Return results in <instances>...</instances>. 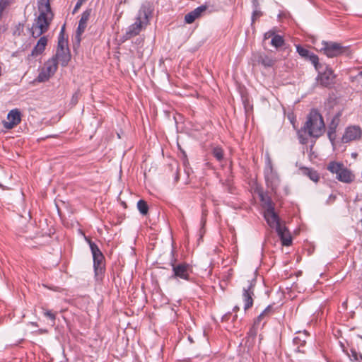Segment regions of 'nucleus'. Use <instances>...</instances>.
Listing matches in <instances>:
<instances>
[{
  "label": "nucleus",
  "instance_id": "c756f323",
  "mask_svg": "<svg viewBox=\"0 0 362 362\" xmlns=\"http://www.w3.org/2000/svg\"><path fill=\"white\" fill-rule=\"evenodd\" d=\"M43 315L45 317L49 318L52 321V326L55 324L57 313H53L52 310L42 308Z\"/></svg>",
  "mask_w": 362,
  "mask_h": 362
},
{
  "label": "nucleus",
  "instance_id": "473e14b6",
  "mask_svg": "<svg viewBox=\"0 0 362 362\" xmlns=\"http://www.w3.org/2000/svg\"><path fill=\"white\" fill-rule=\"evenodd\" d=\"M351 360L354 362H362V355L358 354L355 350H351Z\"/></svg>",
  "mask_w": 362,
  "mask_h": 362
},
{
  "label": "nucleus",
  "instance_id": "4468645a",
  "mask_svg": "<svg viewBox=\"0 0 362 362\" xmlns=\"http://www.w3.org/2000/svg\"><path fill=\"white\" fill-rule=\"evenodd\" d=\"M154 10L153 4L150 1H145L142 4L136 18L143 21L144 25H147L149 22V18L152 16L153 11Z\"/></svg>",
  "mask_w": 362,
  "mask_h": 362
},
{
  "label": "nucleus",
  "instance_id": "aec40b11",
  "mask_svg": "<svg viewBox=\"0 0 362 362\" xmlns=\"http://www.w3.org/2000/svg\"><path fill=\"white\" fill-rule=\"evenodd\" d=\"M264 218L269 226H281L279 222V216L274 211V206L271 209H264Z\"/></svg>",
  "mask_w": 362,
  "mask_h": 362
},
{
  "label": "nucleus",
  "instance_id": "6ab92c4d",
  "mask_svg": "<svg viewBox=\"0 0 362 362\" xmlns=\"http://www.w3.org/2000/svg\"><path fill=\"white\" fill-rule=\"evenodd\" d=\"M276 233L284 246H290L292 244L293 237L288 228H275Z\"/></svg>",
  "mask_w": 362,
  "mask_h": 362
},
{
  "label": "nucleus",
  "instance_id": "4c0bfd02",
  "mask_svg": "<svg viewBox=\"0 0 362 362\" xmlns=\"http://www.w3.org/2000/svg\"><path fill=\"white\" fill-rule=\"evenodd\" d=\"M83 1H81V0H77V2L74 6V11L73 12H76L81 6V5L83 4Z\"/></svg>",
  "mask_w": 362,
  "mask_h": 362
},
{
  "label": "nucleus",
  "instance_id": "dca6fc26",
  "mask_svg": "<svg viewBox=\"0 0 362 362\" xmlns=\"http://www.w3.org/2000/svg\"><path fill=\"white\" fill-rule=\"evenodd\" d=\"M144 25H145L143 21H140L136 18L135 23L128 27L125 34L123 36L124 40H127L131 37L139 35Z\"/></svg>",
  "mask_w": 362,
  "mask_h": 362
},
{
  "label": "nucleus",
  "instance_id": "e433bc0d",
  "mask_svg": "<svg viewBox=\"0 0 362 362\" xmlns=\"http://www.w3.org/2000/svg\"><path fill=\"white\" fill-rule=\"evenodd\" d=\"M274 35H276L275 32L274 30H269L268 32L265 33L264 35V40L272 38Z\"/></svg>",
  "mask_w": 362,
  "mask_h": 362
},
{
  "label": "nucleus",
  "instance_id": "ea45409f",
  "mask_svg": "<svg viewBox=\"0 0 362 362\" xmlns=\"http://www.w3.org/2000/svg\"><path fill=\"white\" fill-rule=\"evenodd\" d=\"M335 199H336V196L332 194L329 196L327 202L329 203H332L333 202H334Z\"/></svg>",
  "mask_w": 362,
  "mask_h": 362
},
{
  "label": "nucleus",
  "instance_id": "7ed1b4c3",
  "mask_svg": "<svg viewBox=\"0 0 362 362\" xmlns=\"http://www.w3.org/2000/svg\"><path fill=\"white\" fill-rule=\"evenodd\" d=\"M65 25L61 29L58 36V43L56 54L52 59H56L57 64L59 63L62 66L65 67L68 65L71 59V54L68 47V40L64 37Z\"/></svg>",
  "mask_w": 362,
  "mask_h": 362
},
{
  "label": "nucleus",
  "instance_id": "b1692460",
  "mask_svg": "<svg viewBox=\"0 0 362 362\" xmlns=\"http://www.w3.org/2000/svg\"><path fill=\"white\" fill-rule=\"evenodd\" d=\"M303 174L308 176L312 181L317 182L320 180V175L313 168L303 167L300 168Z\"/></svg>",
  "mask_w": 362,
  "mask_h": 362
},
{
  "label": "nucleus",
  "instance_id": "1a4fd4ad",
  "mask_svg": "<svg viewBox=\"0 0 362 362\" xmlns=\"http://www.w3.org/2000/svg\"><path fill=\"white\" fill-rule=\"evenodd\" d=\"M362 139V129L358 125H349L345 130L341 137L343 143H349L354 141H359Z\"/></svg>",
  "mask_w": 362,
  "mask_h": 362
},
{
  "label": "nucleus",
  "instance_id": "4be33fe9",
  "mask_svg": "<svg viewBox=\"0 0 362 362\" xmlns=\"http://www.w3.org/2000/svg\"><path fill=\"white\" fill-rule=\"evenodd\" d=\"M206 9V6L202 5L187 13L185 16V22L187 24L192 23L197 18H198L202 12Z\"/></svg>",
  "mask_w": 362,
  "mask_h": 362
},
{
  "label": "nucleus",
  "instance_id": "9b49d317",
  "mask_svg": "<svg viewBox=\"0 0 362 362\" xmlns=\"http://www.w3.org/2000/svg\"><path fill=\"white\" fill-rule=\"evenodd\" d=\"M89 244L93 257L94 269L96 273L100 272L103 269L104 256L96 244L91 241H89Z\"/></svg>",
  "mask_w": 362,
  "mask_h": 362
},
{
  "label": "nucleus",
  "instance_id": "f3484780",
  "mask_svg": "<svg viewBox=\"0 0 362 362\" xmlns=\"http://www.w3.org/2000/svg\"><path fill=\"white\" fill-rule=\"evenodd\" d=\"M296 51L298 54L306 60L310 61L314 66H317L319 62V57L317 54L300 45H296Z\"/></svg>",
  "mask_w": 362,
  "mask_h": 362
},
{
  "label": "nucleus",
  "instance_id": "a19ab883",
  "mask_svg": "<svg viewBox=\"0 0 362 362\" xmlns=\"http://www.w3.org/2000/svg\"><path fill=\"white\" fill-rule=\"evenodd\" d=\"M252 4H253V6L255 8H257L258 6H259V0H252Z\"/></svg>",
  "mask_w": 362,
  "mask_h": 362
},
{
  "label": "nucleus",
  "instance_id": "a211bd4d",
  "mask_svg": "<svg viewBox=\"0 0 362 362\" xmlns=\"http://www.w3.org/2000/svg\"><path fill=\"white\" fill-rule=\"evenodd\" d=\"M91 14V9H86L84 11L82 14L81 19L78 22V25L76 30V37L78 39V42L81 41V36L84 33L86 28L87 26V22L89 20V18Z\"/></svg>",
  "mask_w": 362,
  "mask_h": 362
},
{
  "label": "nucleus",
  "instance_id": "c9c22d12",
  "mask_svg": "<svg viewBox=\"0 0 362 362\" xmlns=\"http://www.w3.org/2000/svg\"><path fill=\"white\" fill-rule=\"evenodd\" d=\"M79 97H80L79 91H76V93H74L71 98V104L76 105L78 101Z\"/></svg>",
  "mask_w": 362,
  "mask_h": 362
},
{
  "label": "nucleus",
  "instance_id": "f03ea898",
  "mask_svg": "<svg viewBox=\"0 0 362 362\" xmlns=\"http://www.w3.org/2000/svg\"><path fill=\"white\" fill-rule=\"evenodd\" d=\"M37 6L39 16L34 20L30 29V35L34 38L39 37L49 30L54 17L49 0H39Z\"/></svg>",
  "mask_w": 362,
  "mask_h": 362
},
{
  "label": "nucleus",
  "instance_id": "c03bdc74",
  "mask_svg": "<svg viewBox=\"0 0 362 362\" xmlns=\"http://www.w3.org/2000/svg\"><path fill=\"white\" fill-rule=\"evenodd\" d=\"M98 232H99L100 233H102V230L99 229V230H98Z\"/></svg>",
  "mask_w": 362,
  "mask_h": 362
},
{
  "label": "nucleus",
  "instance_id": "6e6552de",
  "mask_svg": "<svg viewBox=\"0 0 362 362\" xmlns=\"http://www.w3.org/2000/svg\"><path fill=\"white\" fill-rule=\"evenodd\" d=\"M58 64L56 62V59H49L47 60L42 71L40 72L37 76V80L40 82H45L49 79L57 70Z\"/></svg>",
  "mask_w": 362,
  "mask_h": 362
},
{
  "label": "nucleus",
  "instance_id": "9d476101",
  "mask_svg": "<svg viewBox=\"0 0 362 362\" xmlns=\"http://www.w3.org/2000/svg\"><path fill=\"white\" fill-rule=\"evenodd\" d=\"M173 272L172 278L188 281L189 280V274L192 273V267L186 263L173 264Z\"/></svg>",
  "mask_w": 362,
  "mask_h": 362
},
{
  "label": "nucleus",
  "instance_id": "20e7f679",
  "mask_svg": "<svg viewBox=\"0 0 362 362\" xmlns=\"http://www.w3.org/2000/svg\"><path fill=\"white\" fill-rule=\"evenodd\" d=\"M327 170L336 175V178L344 183H351L355 179L354 174L342 163L331 161L327 166Z\"/></svg>",
  "mask_w": 362,
  "mask_h": 362
},
{
  "label": "nucleus",
  "instance_id": "f8f14e48",
  "mask_svg": "<svg viewBox=\"0 0 362 362\" xmlns=\"http://www.w3.org/2000/svg\"><path fill=\"white\" fill-rule=\"evenodd\" d=\"M254 193L259 197L261 202L262 206L266 209H271L274 206V203L272 198L268 195L267 192H264L263 187L261 185H256L253 188Z\"/></svg>",
  "mask_w": 362,
  "mask_h": 362
},
{
  "label": "nucleus",
  "instance_id": "bb28decb",
  "mask_svg": "<svg viewBox=\"0 0 362 362\" xmlns=\"http://www.w3.org/2000/svg\"><path fill=\"white\" fill-rule=\"evenodd\" d=\"M272 313V307L270 305L267 306L264 311L257 317V319L255 320L254 326L258 327L260 322L264 320L265 317H267L269 316V315Z\"/></svg>",
  "mask_w": 362,
  "mask_h": 362
},
{
  "label": "nucleus",
  "instance_id": "58836bf2",
  "mask_svg": "<svg viewBox=\"0 0 362 362\" xmlns=\"http://www.w3.org/2000/svg\"><path fill=\"white\" fill-rule=\"evenodd\" d=\"M175 182H177L180 180V170H179V168L177 167L176 168V170H175Z\"/></svg>",
  "mask_w": 362,
  "mask_h": 362
},
{
  "label": "nucleus",
  "instance_id": "f257e3e1",
  "mask_svg": "<svg viewBox=\"0 0 362 362\" xmlns=\"http://www.w3.org/2000/svg\"><path fill=\"white\" fill-rule=\"evenodd\" d=\"M325 132V124L322 115L312 109L307 116L304 125L297 131L298 139L301 144H306L309 137L318 138Z\"/></svg>",
  "mask_w": 362,
  "mask_h": 362
},
{
  "label": "nucleus",
  "instance_id": "393cba45",
  "mask_svg": "<svg viewBox=\"0 0 362 362\" xmlns=\"http://www.w3.org/2000/svg\"><path fill=\"white\" fill-rule=\"evenodd\" d=\"M308 338V335L306 332H299L297 333V335L293 338V341L295 345L297 346V349L298 351H300V346H304L306 344V339Z\"/></svg>",
  "mask_w": 362,
  "mask_h": 362
},
{
  "label": "nucleus",
  "instance_id": "37998d69",
  "mask_svg": "<svg viewBox=\"0 0 362 362\" xmlns=\"http://www.w3.org/2000/svg\"><path fill=\"white\" fill-rule=\"evenodd\" d=\"M358 76L362 77V71L358 73Z\"/></svg>",
  "mask_w": 362,
  "mask_h": 362
},
{
  "label": "nucleus",
  "instance_id": "a878e982",
  "mask_svg": "<svg viewBox=\"0 0 362 362\" xmlns=\"http://www.w3.org/2000/svg\"><path fill=\"white\" fill-rule=\"evenodd\" d=\"M276 62L275 58L270 57L267 55H260L258 58V63L261 64L265 68L272 67Z\"/></svg>",
  "mask_w": 362,
  "mask_h": 362
},
{
  "label": "nucleus",
  "instance_id": "39448f33",
  "mask_svg": "<svg viewBox=\"0 0 362 362\" xmlns=\"http://www.w3.org/2000/svg\"><path fill=\"white\" fill-rule=\"evenodd\" d=\"M318 74L317 82L322 87L330 88L334 84L335 75L329 66L325 64L318 63L314 66Z\"/></svg>",
  "mask_w": 362,
  "mask_h": 362
},
{
  "label": "nucleus",
  "instance_id": "5701e85b",
  "mask_svg": "<svg viewBox=\"0 0 362 362\" xmlns=\"http://www.w3.org/2000/svg\"><path fill=\"white\" fill-rule=\"evenodd\" d=\"M40 39L38 40L36 45L33 49L31 54L30 56L31 57H37L45 51V47L47 45L48 39L46 36H40Z\"/></svg>",
  "mask_w": 362,
  "mask_h": 362
},
{
  "label": "nucleus",
  "instance_id": "72a5a7b5",
  "mask_svg": "<svg viewBox=\"0 0 362 362\" xmlns=\"http://www.w3.org/2000/svg\"><path fill=\"white\" fill-rule=\"evenodd\" d=\"M262 16V12L257 10V8H255L253 11L252 15V23H253L256 21V19L261 17Z\"/></svg>",
  "mask_w": 362,
  "mask_h": 362
},
{
  "label": "nucleus",
  "instance_id": "0eeeda50",
  "mask_svg": "<svg viewBox=\"0 0 362 362\" xmlns=\"http://www.w3.org/2000/svg\"><path fill=\"white\" fill-rule=\"evenodd\" d=\"M264 179L268 189L274 194H276L281 180L278 173L274 170L270 160L268 161L267 167L264 169Z\"/></svg>",
  "mask_w": 362,
  "mask_h": 362
},
{
  "label": "nucleus",
  "instance_id": "ddd939ff",
  "mask_svg": "<svg viewBox=\"0 0 362 362\" xmlns=\"http://www.w3.org/2000/svg\"><path fill=\"white\" fill-rule=\"evenodd\" d=\"M21 112L18 109L11 110L7 115V120L4 122V127L8 129L13 128L21 123Z\"/></svg>",
  "mask_w": 362,
  "mask_h": 362
},
{
  "label": "nucleus",
  "instance_id": "2f4dec72",
  "mask_svg": "<svg viewBox=\"0 0 362 362\" xmlns=\"http://www.w3.org/2000/svg\"><path fill=\"white\" fill-rule=\"evenodd\" d=\"M24 30V24L22 23H18L17 25H15L13 30V35L14 36H20L23 33Z\"/></svg>",
  "mask_w": 362,
  "mask_h": 362
},
{
  "label": "nucleus",
  "instance_id": "79ce46f5",
  "mask_svg": "<svg viewBox=\"0 0 362 362\" xmlns=\"http://www.w3.org/2000/svg\"><path fill=\"white\" fill-rule=\"evenodd\" d=\"M233 310H234V311L236 312V311L239 310V307L238 306H235Z\"/></svg>",
  "mask_w": 362,
  "mask_h": 362
},
{
  "label": "nucleus",
  "instance_id": "2eb2a0df",
  "mask_svg": "<svg viewBox=\"0 0 362 362\" xmlns=\"http://www.w3.org/2000/svg\"><path fill=\"white\" fill-rule=\"evenodd\" d=\"M254 285L248 284L247 287L243 288V300L244 302V310H247L253 305Z\"/></svg>",
  "mask_w": 362,
  "mask_h": 362
},
{
  "label": "nucleus",
  "instance_id": "423d86ee",
  "mask_svg": "<svg viewBox=\"0 0 362 362\" xmlns=\"http://www.w3.org/2000/svg\"><path fill=\"white\" fill-rule=\"evenodd\" d=\"M320 51L329 58L348 54L349 47L333 41H322Z\"/></svg>",
  "mask_w": 362,
  "mask_h": 362
},
{
  "label": "nucleus",
  "instance_id": "f704fd0d",
  "mask_svg": "<svg viewBox=\"0 0 362 362\" xmlns=\"http://www.w3.org/2000/svg\"><path fill=\"white\" fill-rule=\"evenodd\" d=\"M7 1L6 0H0V19L2 17L3 12L7 6Z\"/></svg>",
  "mask_w": 362,
  "mask_h": 362
},
{
  "label": "nucleus",
  "instance_id": "7c9ffc66",
  "mask_svg": "<svg viewBox=\"0 0 362 362\" xmlns=\"http://www.w3.org/2000/svg\"><path fill=\"white\" fill-rule=\"evenodd\" d=\"M212 154L218 161H221L223 158V150L221 147H215L213 149Z\"/></svg>",
  "mask_w": 362,
  "mask_h": 362
},
{
  "label": "nucleus",
  "instance_id": "c85d7f7f",
  "mask_svg": "<svg viewBox=\"0 0 362 362\" xmlns=\"http://www.w3.org/2000/svg\"><path fill=\"white\" fill-rule=\"evenodd\" d=\"M137 208L142 215H146L148 211L147 202L144 199H140L137 202Z\"/></svg>",
  "mask_w": 362,
  "mask_h": 362
},
{
  "label": "nucleus",
  "instance_id": "cd10ccee",
  "mask_svg": "<svg viewBox=\"0 0 362 362\" xmlns=\"http://www.w3.org/2000/svg\"><path fill=\"white\" fill-rule=\"evenodd\" d=\"M284 42L285 41L283 36L277 34H276V35H274L271 40V45L276 48H279L282 47L284 45Z\"/></svg>",
  "mask_w": 362,
  "mask_h": 362
},
{
  "label": "nucleus",
  "instance_id": "412c9836",
  "mask_svg": "<svg viewBox=\"0 0 362 362\" xmlns=\"http://www.w3.org/2000/svg\"><path fill=\"white\" fill-rule=\"evenodd\" d=\"M340 116L341 113L339 112L332 119L329 127H328V132L327 135L329 139V140L333 142L336 139V130L339 125V120H340Z\"/></svg>",
  "mask_w": 362,
  "mask_h": 362
}]
</instances>
